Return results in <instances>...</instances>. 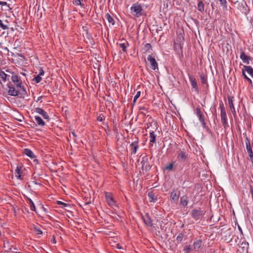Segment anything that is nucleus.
Instances as JSON below:
<instances>
[{"instance_id":"53","label":"nucleus","mask_w":253,"mask_h":253,"mask_svg":"<svg viewBox=\"0 0 253 253\" xmlns=\"http://www.w3.org/2000/svg\"><path fill=\"white\" fill-rule=\"evenodd\" d=\"M140 110H144V111H146L147 112H148L147 110V109L145 108V107H140Z\"/></svg>"},{"instance_id":"11","label":"nucleus","mask_w":253,"mask_h":253,"mask_svg":"<svg viewBox=\"0 0 253 253\" xmlns=\"http://www.w3.org/2000/svg\"><path fill=\"white\" fill-rule=\"evenodd\" d=\"M105 198L109 206H110L112 208H113L114 207L116 206L115 202L114 201L111 193H107L105 195Z\"/></svg>"},{"instance_id":"52","label":"nucleus","mask_w":253,"mask_h":253,"mask_svg":"<svg viewBox=\"0 0 253 253\" xmlns=\"http://www.w3.org/2000/svg\"><path fill=\"white\" fill-rule=\"evenodd\" d=\"M0 4L2 5H7V2L4 1H0Z\"/></svg>"},{"instance_id":"6","label":"nucleus","mask_w":253,"mask_h":253,"mask_svg":"<svg viewBox=\"0 0 253 253\" xmlns=\"http://www.w3.org/2000/svg\"><path fill=\"white\" fill-rule=\"evenodd\" d=\"M147 60L150 62V68L153 70L158 69V64L156 61L155 57L152 54L149 55L147 57Z\"/></svg>"},{"instance_id":"59","label":"nucleus","mask_w":253,"mask_h":253,"mask_svg":"<svg viewBox=\"0 0 253 253\" xmlns=\"http://www.w3.org/2000/svg\"><path fill=\"white\" fill-rule=\"evenodd\" d=\"M42 96L39 97L38 99H37V102L39 101L42 98Z\"/></svg>"},{"instance_id":"5","label":"nucleus","mask_w":253,"mask_h":253,"mask_svg":"<svg viewBox=\"0 0 253 253\" xmlns=\"http://www.w3.org/2000/svg\"><path fill=\"white\" fill-rule=\"evenodd\" d=\"M205 214L204 211L197 209H194L191 212V216L196 220H198L200 217Z\"/></svg>"},{"instance_id":"9","label":"nucleus","mask_w":253,"mask_h":253,"mask_svg":"<svg viewBox=\"0 0 253 253\" xmlns=\"http://www.w3.org/2000/svg\"><path fill=\"white\" fill-rule=\"evenodd\" d=\"M189 79L191 84L192 89H194V91L197 93H199V89L198 86L197 82L195 78L192 76L189 75Z\"/></svg>"},{"instance_id":"26","label":"nucleus","mask_w":253,"mask_h":253,"mask_svg":"<svg viewBox=\"0 0 253 253\" xmlns=\"http://www.w3.org/2000/svg\"><path fill=\"white\" fill-rule=\"evenodd\" d=\"M119 47L122 48V50L125 52H127V47L129 46V43L128 42H124L122 43H120L119 44Z\"/></svg>"},{"instance_id":"64","label":"nucleus","mask_w":253,"mask_h":253,"mask_svg":"<svg viewBox=\"0 0 253 253\" xmlns=\"http://www.w3.org/2000/svg\"><path fill=\"white\" fill-rule=\"evenodd\" d=\"M20 56L23 57V55L22 54H20Z\"/></svg>"},{"instance_id":"36","label":"nucleus","mask_w":253,"mask_h":253,"mask_svg":"<svg viewBox=\"0 0 253 253\" xmlns=\"http://www.w3.org/2000/svg\"><path fill=\"white\" fill-rule=\"evenodd\" d=\"M7 76L3 71L0 70V77L4 82L6 81Z\"/></svg>"},{"instance_id":"49","label":"nucleus","mask_w":253,"mask_h":253,"mask_svg":"<svg viewBox=\"0 0 253 253\" xmlns=\"http://www.w3.org/2000/svg\"><path fill=\"white\" fill-rule=\"evenodd\" d=\"M104 120V118H103V116H101V115H100L99 116H98L97 118V120L98 121H99V122H102L103 121V120Z\"/></svg>"},{"instance_id":"50","label":"nucleus","mask_w":253,"mask_h":253,"mask_svg":"<svg viewBox=\"0 0 253 253\" xmlns=\"http://www.w3.org/2000/svg\"><path fill=\"white\" fill-rule=\"evenodd\" d=\"M44 72L42 69L40 70L39 74L38 75L40 76H43L44 75Z\"/></svg>"},{"instance_id":"42","label":"nucleus","mask_w":253,"mask_h":253,"mask_svg":"<svg viewBox=\"0 0 253 253\" xmlns=\"http://www.w3.org/2000/svg\"><path fill=\"white\" fill-rule=\"evenodd\" d=\"M42 77L39 75L36 76L34 78V80H35V81L36 82V83H39L42 81Z\"/></svg>"},{"instance_id":"24","label":"nucleus","mask_w":253,"mask_h":253,"mask_svg":"<svg viewBox=\"0 0 253 253\" xmlns=\"http://www.w3.org/2000/svg\"><path fill=\"white\" fill-rule=\"evenodd\" d=\"M22 167L19 166H18L17 167H16V169L15 170V176L17 177V179H21L22 180V178L21 177V169Z\"/></svg>"},{"instance_id":"56","label":"nucleus","mask_w":253,"mask_h":253,"mask_svg":"<svg viewBox=\"0 0 253 253\" xmlns=\"http://www.w3.org/2000/svg\"><path fill=\"white\" fill-rule=\"evenodd\" d=\"M246 80L249 82L250 84H252V81L249 78H248Z\"/></svg>"},{"instance_id":"25","label":"nucleus","mask_w":253,"mask_h":253,"mask_svg":"<svg viewBox=\"0 0 253 253\" xmlns=\"http://www.w3.org/2000/svg\"><path fill=\"white\" fill-rule=\"evenodd\" d=\"M204 4L202 0H198V3L197 4V9L201 13L204 12Z\"/></svg>"},{"instance_id":"33","label":"nucleus","mask_w":253,"mask_h":253,"mask_svg":"<svg viewBox=\"0 0 253 253\" xmlns=\"http://www.w3.org/2000/svg\"><path fill=\"white\" fill-rule=\"evenodd\" d=\"M105 18L107 20L108 22L110 23H111L112 25H114L115 24V21L114 19L111 17V16L107 13L105 15Z\"/></svg>"},{"instance_id":"39","label":"nucleus","mask_w":253,"mask_h":253,"mask_svg":"<svg viewBox=\"0 0 253 253\" xmlns=\"http://www.w3.org/2000/svg\"><path fill=\"white\" fill-rule=\"evenodd\" d=\"M227 235H225V237L226 238L227 236H228V239L229 240V241L230 242L232 240V235L230 232V229L226 231ZM225 240H227V238L225 239Z\"/></svg>"},{"instance_id":"27","label":"nucleus","mask_w":253,"mask_h":253,"mask_svg":"<svg viewBox=\"0 0 253 253\" xmlns=\"http://www.w3.org/2000/svg\"><path fill=\"white\" fill-rule=\"evenodd\" d=\"M202 240H198L194 242L193 243L194 249L195 250H199L202 246Z\"/></svg>"},{"instance_id":"31","label":"nucleus","mask_w":253,"mask_h":253,"mask_svg":"<svg viewBox=\"0 0 253 253\" xmlns=\"http://www.w3.org/2000/svg\"><path fill=\"white\" fill-rule=\"evenodd\" d=\"M200 78L203 84H207L208 83L207 76V75H205L203 73H202L200 75Z\"/></svg>"},{"instance_id":"47","label":"nucleus","mask_w":253,"mask_h":253,"mask_svg":"<svg viewBox=\"0 0 253 253\" xmlns=\"http://www.w3.org/2000/svg\"><path fill=\"white\" fill-rule=\"evenodd\" d=\"M245 72V70H244V69L243 68L242 71V76L245 80H247L249 77L246 75Z\"/></svg>"},{"instance_id":"17","label":"nucleus","mask_w":253,"mask_h":253,"mask_svg":"<svg viewBox=\"0 0 253 253\" xmlns=\"http://www.w3.org/2000/svg\"><path fill=\"white\" fill-rule=\"evenodd\" d=\"M130 146L131 147V154H135L139 148L138 140H137L132 142Z\"/></svg>"},{"instance_id":"20","label":"nucleus","mask_w":253,"mask_h":253,"mask_svg":"<svg viewBox=\"0 0 253 253\" xmlns=\"http://www.w3.org/2000/svg\"><path fill=\"white\" fill-rule=\"evenodd\" d=\"M24 154L28 156L31 158H35L36 156L34 154L33 151L29 149L26 148L24 150L23 152Z\"/></svg>"},{"instance_id":"2","label":"nucleus","mask_w":253,"mask_h":253,"mask_svg":"<svg viewBox=\"0 0 253 253\" xmlns=\"http://www.w3.org/2000/svg\"><path fill=\"white\" fill-rule=\"evenodd\" d=\"M146 0H138L134 3L130 7L131 13L135 17H139L143 14V7H147V5L144 4Z\"/></svg>"},{"instance_id":"63","label":"nucleus","mask_w":253,"mask_h":253,"mask_svg":"<svg viewBox=\"0 0 253 253\" xmlns=\"http://www.w3.org/2000/svg\"><path fill=\"white\" fill-rule=\"evenodd\" d=\"M238 3V1H236V2H235V4H236V3Z\"/></svg>"},{"instance_id":"48","label":"nucleus","mask_w":253,"mask_h":253,"mask_svg":"<svg viewBox=\"0 0 253 253\" xmlns=\"http://www.w3.org/2000/svg\"><path fill=\"white\" fill-rule=\"evenodd\" d=\"M200 122L201 123L202 125L204 128H206L207 127L205 120L201 121Z\"/></svg>"},{"instance_id":"28","label":"nucleus","mask_w":253,"mask_h":253,"mask_svg":"<svg viewBox=\"0 0 253 253\" xmlns=\"http://www.w3.org/2000/svg\"><path fill=\"white\" fill-rule=\"evenodd\" d=\"M11 81L15 84H18L19 83H22V81L16 75H12L11 77Z\"/></svg>"},{"instance_id":"38","label":"nucleus","mask_w":253,"mask_h":253,"mask_svg":"<svg viewBox=\"0 0 253 253\" xmlns=\"http://www.w3.org/2000/svg\"><path fill=\"white\" fill-rule=\"evenodd\" d=\"M28 201H29L31 210L33 211H36V207L34 204V202L30 198H28Z\"/></svg>"},{"instance_id":"3","label":"nucleus","mask_w":253,"mask_h":253,"mask_svg":"<svg viewBox=\"0 0 253 253\" xmlns=\"http://www.w3.org/2000/svg\"><path fill=\"white\" fill-rule=\"evenodd\" d=\"M219 108L220 109L221 120L222 125L225 128L227 126V116L223 103L220 101L219 103Z\"/></svg>"},{"instance_id":"44","label":"nucleus","mask_w":253,"mask_h":253,"mask_svg":"<svg viewBox=\"0 0 253 253\" xmlns=\"http://www.w3.org/2000/svg\"><path fill=\"white\" fill-rule=\"evenodd\" d=\"M173 164L172 163H170L169 165H168L166 167V169L169 170H171L173 169Z\"/></svg>"},{"instance_id":"60","label":"nucleus","mask_w":253,"mask_h":253,"mask_svg":"<svg viewBox=\"0 0 253 253\" xmlns=\"http://www.w3.org/2000/svg\"><path fill=\"white\" fill-rule=\"evenodd\" d=\"M141 114H142L143 115H144V116H146V114L145 113V112H141Z\"/></svg>"},{"instance_id":"23","label":"nucleus","mask_w":253,"mask_h":253,"mask_svg":"<svg viewBox=\"0 0 253 253\" xmlns=\"http://www.w3.org/2000/svg\"><path fill=\"white\" fill-rule=\"evenodd\" d=\"M243 68L244 70H245V71L253 78V68L251 66L247 65H244Z\"/></svg>"},{"instance_id":"57","label":"nucleus","mask_w":253,"mask_h":253,"mask_svg":"<svg viewBox=\"0 0 253 253\" xmlns=\"http://www.w3.org/2000/svg\"><path fill=\"white\" fill-rule=\"evenodd\" d=\"M238 228L239 230L240 231V232L242 234H243L242 228H241V227L239 225H238Z\"/></svg>"},{"instance_id":"37","label":"nucleus","mask_w":253,"mask_h":253,"mask_svg":"<svg viewBox=\"0 0 253 253\" xmlns=\"http://www.w3.org/2000/svg\"><path fill=\"white\" fill-rule=\"evenodd\" d=\"M191 251L192 248L190 245H186L183 249L184 253H190Z\"/></svg>"},{"instance_id":"10","label":"nucleus","mask_w":253,"mask_h":253,"mask_svg":"<svg viewBox=\"0 0 253 253\" xmlns=\"http://www.w3.org/2000/svg\"><path fill=\"white\" fill-rule=\"evenodd\" d=\"M177 159L180 162H184L187 159V154L186 152L180 150L177 151Z\"/></svg>"},{"instance_id":"58","label":"nucleus","mask_w":253,"mask_h":253,"mask_svg":"<svg viewBox=\"0 0 253 253\" xmlns=\"http://www.w3.org/2000/svg\"><path fill=\"white\" fill-rule=\"evenodd\" d=\"M52 243L54 244H55L56 243V241L55 240V237L53 236V239L52 240Z\"/></svg>"},{"instance_id":"19","label":"nucleus","mask_w":253,"mask_h":253,"mask_svg":"<svg viewBox=\"0 0 253 253\" xmlns=\"http://www.w3.org/2000/svg\"><path fill=\"white\" fill-rule=\"evenodd\" d=\"M148 196L150 202L155 203L157 201V196L155 195L153 191L148 192Z\"/></svg>"},{"instance_id":"61","label":"nucleus","mask_w":253,"mask_h":253,"mask_svg":"<svg viewBox=\"0 0 253 253\" xmlns=\"http://www.w3.org/2000/svg\"><path fill=\"white\" fill-rule=\"evenodd\" d=\"M178 39H179V40H181V39H183V37H182V36H181V37H179L178 38Z\"/></svg>"},{"instance_id":"12","label":"nucleus","mask_w":253,"mask_h":253,"mask_svg":"<svg viewBox=\"0 0 253 253\" xmlns=\"http://www.w3.org/2000/svg\"><path fill=\"white\" fill-rule=\"evenodd\" d=\"M240 57L242 61L247 64H249L250 61L252 60V58L249 56L247 55L244 51H242L241 52Z\"/></svg>"},{"instance_id":"43","label":"nucleus","mask_w":253,"mask_h":253,"mask_svg":"<svg viewBox=\"0 0 253 253\" xmlns=\"http://www.w3.org/2000/svg\"><path fill=\"white\" fill-rule=\"evenodd\" d=\"M57 203L58 205H61L63 207H69V204H67L62 202L61 201H57Z\"/></svg>"},{"instance_id":"7","label":"nucleus","mask_w":253,"mask_h":253,"mask_svg":"<svg viewBox=\"0 0 253 253\" xmlns=\"http://www.w3.org/2000/svg\"><path fill=\"white\" fill-rule=\"evenodd\" d=\"M141 163L142 164V170L147 171L150 169L151 166L147 156H145L142 158Z\"/></svg>"},{"instance_id":"14","label":"nucleus","mask_w":253,"mask_h":253,"mask_svg":"<svg viewBox=\"0 0 253 253\" xmlns=\"http://www.w3.org/2000/svg\"><path fill=\"white\" fill-rule=\"evenodd\" d=\"M234 97L232 96H228V104L230 108V110L233 115L234 116L236 115V110L234 107L233 101Z\"/></svg>"},{"instance_id":"51","label":"nucleus","mask_w":253,"mask_h":253,"mask_svg":"<svg viewBox=\"0 0 253 253\" xmlns=\"http://www.w3.org/2000/svg\"><path fill=\"white\" fill-rule=\"evenodd\" d=\"M34 160H33V162L35 163V165H37L39 164V161L38 159H36V158H33Z\"/></svg>"},{"instance_id":"62","label":"nucleus","mask_w":253,"mask_h":253,"mask_svg":"<svg viewBox=\"0 0 253 253\" xmlns=\"http://www.w3.org/2000/svg\"><path fill=\"white\" fill-rule=\"evenodd\" d=\"M33 182H34V183H35V184H38V183H37V182H36V181H33Z\"/></svg>"},{"instance_id":"32","label":"nucleus","mask_w":253,"mask_h":253,"mask_svg":"<svg viewBox=\"0 0 253 253\" xmlns=\"http://www.w3.org/2000/svg\"><path fill=\"white\" fill-rule=\"evenodd\" d=\"M170 199L174 202L177 201L178 199V196L177 195L176 193L174 191L171 192L170 194Z\"/></svg>"},{"instance_id":"45","label":"nucleus","mask_w":253,"mask_h":253,"mask_svg":"<svg viewBox=\"0 0 253 253\" xmlns=\"http://www.w3.org/2000/svg\"><path fill=\"white\" fill-rule=\"evenodd\" d=\"M145 47L146 48V51H148L152 47L151 45L149 43H146L145 44Z\"/></svg>"},{"instance_id":"21","label":"nucleus","mask_w":253,"mask_h":253,"mask_svg":"<svg viewBox=\"0 0 253 253\" xmlns=\"http://www.w3.org/2000/svg\"><path fill=\"white\" fill-rule=\"evenodd\" d=\"M188 198L186 196H183L180 198V205L183 207H185L188 203Z\"/></svg>"},{"instance_id":"34","label":"nucleus","mask_w":253,"mask_h":253,"mask_svg":"<svg viewBox=\"0 0 253 253\" xmlns=\"http://www.w3.org/2000/svg\"><path fill=\"white\" fill-rule=\"evenodd\" d=\"M83 0H73V3L76 6L80 5L82 7H84V4L82 2Z\"/></svg>"},{"instance_id":"4","label":"nucleus","mask_w":253,"mask_h":253,"mask_svg":"<svg viewBox=\"0 0 253 253\" xmlns=\"http://www.w3.org/2000/svg\"><path fill=\"white\" fill-rule=\"evenodd\" d=\"M245 143H246V147L247 151L249 154V156L250 157L251 161L253 163V152L252 148L251 146L250 140L248 138V137L247 136L245 139Z\"/></svg>"},{"instance_id":"13","label":"nucleus","mask_w":253,"mask_h":253,"mask_svg":"<svg viewBox=\"0 0 253 253\" xmlns=\"http://www.w3.org/2000/svg\"><path fill=\"white\" fill-rule=\"evenodd\" d=\"M143 219L144 223L146 226L149 227L153 226L152 220L148 213H146L143 217Z\"/></svg>"},{"instance_id":"22","label":"nucleus","mask_w":253,"mask_h":253,"mask_svg":"<svg viewBox=\"0 0 253 253\" xmlns=\"http://www.w3.org/2000/svg\"><path fill=\"white\" fill-rule=\"evenodd\" d=\"M196 114L198 117L200 121L205 120L203 114L200 107H197L196 109Z\"/></svg>"},{"instance_id":"30","label":"nucleus","mask_w":253,"mask_h":253,"mask_svg":"<svg viewBox=\"0 0 253 253\" xmlns=\"http://www.w3.org/2000/svg\"><path fill=\"white\" fill-rule=\"evenodd\" d=\"M220 2V6L222 7V9L225 10H227V2L226 0H219Z\"/></svg>"},{"instance_id":"41","label":"nucleus","mask_w":253,"mask_h":253,"mask_svg":"<svg viewBox=\"0 0 253 253\" xmlns=\"http://www.w3.org/2000/svg\"><path fill=\"white\" fill-rule=\"evenodd\" d=\"M0 28L2 30L8 29V26L2 23V21L0 19Z\"/></svg>"},{"instance_id":"1","label":"nucleus","mask_w":253,"mask_h":253,"mask_svg":"<svg viewBox=\"0 0 253 253\" xmlns=\"http://www.w3.org/2000/svg\"><path fill=\"white\" fill-rule=\"evenodd\" d=\"M14 86L11 83L7 84L8 88V93L12 96H18L20 98H24L27 94V91L22 83L15 84Z\"/></svg>"},{"instance_id":"46","label":"nucleus","mask_w":253,"mask_h":253,"mask_svg":"<svg viewBox=\"0 0 253 253\" xmlns=\"http://www.w3.org/2000/svg\"><path fill=\"white\" fill-rule=\"evenodd\" d=\"M34 229L37 234H42V231L37 226L35 227Z\"/></svg>"},{"instance_id":"35","label":"nucleus","mask_w":253,"mask_h":253,"mask_svg":"<svg viewBox=\"0 0 253 253\" xmlns=\"http://www.w3.org/2000/svg\"><path fill=\"white\" fill-rule=\"evenodd\" d=\"M184 234L182 232L180 233L176 237V242L178 244L180 243L183 238Z\"/></svg>"},{"instance_id":"16","label":"nucleus","mask_w":253,"mask_h":253,"mask_svg":"<svg viewBox=\"0 0 253 253\" xmlns=\"http://www.w3.org/2000/svg\"><path fill=\"white\" fill-rule=\"evenodd\" d=\"M150 137V144L149 147L150 148L153 146V143H156V135L155 134L154 131H151L149 133Z\"/></svg>"},{"instance_id":"15","label":"nucleus","mask_w":253,"mask_h":253,"mask_svg":"<svg viewBox=\"0 0 253 253\" xmlns=\"http://www.w3.org/2000/svg\"><path fill=\"white\" fill-rule=\"evenodd\" d=\"M35 112L37 113H39L40 114H41L42 117L45 119V120H47V121H49V120H50V118L48 116V115H47V113L44 111L43 109H42V108H36L35 109Z\"/></svg>"},{"instance_id":"54","label":"nucleus","mask_w":253,"mask_h":253,"mask_svg":"<svg viewBox=\"0 0 253 253\" xmlns=\"http://www.w3.org/2000/svg\"><path fill=\"white\" fill-rule=\"evenodd\" d=\"M90 203H91V201H87V202H85V203H84V206H87L88 205H89Z\"/></svg>"},{"instance_id":"8","label":"nucleus","mask_w":253,"mask_h":253,"mask_svg":"<svg viewBox=\"0 0 253 253\" xmlns=\"http://www.w3.org/2000/svg\"><path fill=\"white\" fill-rule=\"evenodd\" d=\"M174 49L180 58L183 56L182 47L180 41L178 42L174 43Z\"/></svg>"},{"instance_id":"29","label":"nucleus","mask_w":253,"mask_h":253,"mask_svg":"<svg viewBox=\"0 0 253 253\" xmlns=\"http://www.w3.org/2000/svg\"><path fill=\"white\" fill-rule=\"evenodd\" d=\"M35 121H36V123L39 126H45V123L42 120V119L38 116H35Z\"/></svg>"},{"instance_id":"18","label":"nucleus","mask_w":253,"mask_h":253,"mask_svg":"<svg viewBox=\"0 0 253 253\" xmlns=\"http://www.w3.org/2000/svg\"><path fill=\"white\" fill-rule=\"evenodd\" d=\"M244 3L245 5H244L243 2L238 3V8H239L240 10L242 11L243 13H244L246 15H247V13L249 11V9L247 8V5L246 4V2L245 1H244Z\"/></svg>"},{"instance_id":"40","label":"nucleus","mask_w":253,"mask_h":253,"mask_svg":"<svg viewBox=\"0 0 253 253\" xmlns=\"http://www.w3.org/2000/svg\"><path fill=\"white\" fill-rule=\"evenodd\" d=\"M140 94H141L140 91H138L136 92V94H135V95L134 96V97L133 98V104L134 103H135L137 99L140 97Z\"/></svg>"},{"instance_id":"55","label":"nucleus","mask_w":253,"mask_h":253,"mask_svg":"<svg viewBox=\"0 0 253 253\" xmlns=\"http://www.w3.org/2000/svg\"><path fill=\"white\" fill-rule=\"evenodd\" d=\"M72 133V134L73 135V136L74 137H77V135H76V134L75 132V131H74H74H73L72 132V133Z\"/></svg>"}]
</instances>
